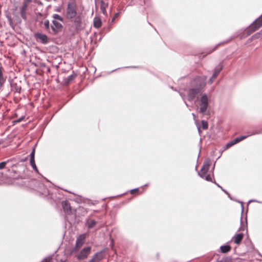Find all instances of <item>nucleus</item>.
I'll list each match as a JSON object with an SVG mask.
<instances>
[{
	"label": "nucleus",
	"instance_id": "obj_1",
	"mask_svg": "<svg viewBox=\"0 0 262 262\" xmlns=\"http://www.w3.org/2000/svg\"><path fill=\"white\" fill-rule=\"evenodd\" d=\"M206 76H197L190 82V87L187 92L188 100L190 101L198 97V95L206 85Z\"/></svg>",
	"mask_w": 262,
	"mask_h": 262
},
{
	"label": "nucleus",
	"instance_id": "obj_2",
	"mask_svg": "<svg viewBox=\"0 0 262 262\" xmlns=\"http://www.w3.org/2000/svg\"><path fill=\"white\" fill-rule=\"evenodd\" d=\"M77 15V7L74 2H71L68 4L66 9V17L72 19Z\"/></svg>",
	"mask_w": 262,
	"mask_h": 262
},
{
	"label": "nucleus",
	"instance_id": "obj_3",
	"mask_svg": "<svg viewBox=\"0 0 262 262\" xmlns=\"http://www.w3.org/2000/svg\"><path fill=\"white\" fill-rule=\"evenodd\" d=\"M200 112L204 115L208 107L209 100L207 95L206 94H203L200 98Z\"/></svg>",
	"mask_w": 262,
	"mask_h": 262
},
{
	"label": "nucleus",
	"instance_id": "obj_4",
	"mask_svg": "<svg viewBox=\"0 0 262 262\" xmlns=\"http://www.w3.org/2000/svg\"><path fill=\"white\" fill-rule=\"evenodd\" d=\"M91 252V247H84L80 251L79 253L76 256V257L79 260L84 259L88 257Z\"/></svg>",
	"mask_w": 262,
	"mask_h": 262
},
{
	"label": "nucleus",
	"instance_id": "obj_5",
	"mask_svg": "<svg viewBox=\"0 0 262 262\" xmlns=\"http://www.w3.org/2000/svg\"><path fill=\"white\" fill-rule=\"evenodd\" d=\"M85 238L84 234H81L77 238L75 245L72 250L73 252H76L82 246L84 243Z\"/></svg>",
	"mask_w": 262,
	"mask_h": 262
},
{
	"label": "nucleus",
	"instance_id": "obj_6",
	"mask_svg": "<svg viewBox=\"0 0 262 262\" xmlns=\"http://www.w3.org/2000/svg\"><path fill=\"white\" fill-rule=\"evenodd\" d=\"M210 166V160H206L203 163V165L201 168L200 171L198 172V174L202 178H204L205 177V175L207 174L209 170V168Z\"/></svg>",
	"mask_w": 262,
	"mask_h": 262
},
{
	"label": "nucleus",
	"instance_id": "obj_7",
	"mask_svg": "<svg viewBox=\"0 0 262 262\" xmlns=\"http://www.w3.org/2000/svg\"><path fill=\"white\" fill-rule=\"evenodd\" d=\"M73 23L77 31H80L82 29V17L80 15H78L74 18H73Z\"/></svg>",
	"mask_w": 262,
	"mask_h": 262
},
{
	"label": "nucleus",
	"instance_id": "obj_8",
	"mask_svg": "<svg viewBox=\"0 0 262 262\" xmlns=\"http://www.w3.org/2000/svg\"><path fill=\"white\" fill-rule=\"evenodd\" d=\"M61 24L56 20H52L51 30L54 34H57L61 29Z\"/></svg>",
	"mask_w": 262,
	"mask_h": 262
},
{
	"label": "nucleus",
	"instance_id": "obj_9",
	"mask_svg": "<svg viewBox=\"0 0 262 262\" xmlns=\"http://www.w3.org/2000/svg\"><path fill=\"white\" fill-rule=\"evenodd\" d=\"M262 26V15L259 17L254 23L251 27L252 31L251 32H253L258 30L260 27Z\"/></svg>",
	"mask_w": 262,
	"mask_h": 262
},
{
	"label": "nucleus",
	"instance_id": "obj_10",
	"mask_svg": "<svg viewBox=\"0 0 262 262\" xmlns=\"http://www.w3.org/2000/svg\"><path fill=\"white\" fill-rule=\"evenodd\" d=\"M35 36L37 40L43 44H46L48 42V37L45 34L37 33L35 34Z\"/></svg>",
	"mask_w": 262,
	"mask_h": 262
},
{
	"label": "nucleus",
	"instance_id": "obj_11",
	"mask_svg": "<svg viewBox=\"0 0 262 262\" xmlns=\"http://www.w3.org/2000/svg\"><path fill=\"white\" fill-rule=\"evenodd\" d=\"M103 252L101 251L95 253L90 260L92 262H99L103 259Z\"/></svg>",
	"mask_w": 262,
	"mask_h": 262
},
{
	"label": "nucleus",
	"instance_id": "obj_12",
	"mask_svg": "<svg viewBox=\"0 0 262 262\" xmlns=\"http://www.w3.org/2000/svg\"><path fill=\"white\" fill-rule=\"evenodd\" d=\"M61 205L63 211L67 214H69L71 213V207L70 204L67 201H62Z\"/></svg>",
	"mask_w": 262,
	"mask_h": 262
},
{
	"label": "nucleus",
	"instance_id": "obj_13",
	"mask_svg": "<svg viewBox=\"0 0 262 262\" xmlns=\"http://www.w3.org/2000/svg\"><path fill=\"white\" fill-rule=\"evenodd\" d=\"M219 66V68L215 69L212 76L209 79V82L210 84H211L214 81V80L215 79V78H216V77L217 76V75L223 69V67L222 66Z\"/></svg>",
	"mask_w": 262,
	"mask_h": 262
},
{
	"label": "nucleus",
	"instance_id": "obj_14",
	"mask_svg": "<svg viewBox=\"0 0 262 262\" xmlns=\"http://www.w3.org/2000/svg\"><path fill=\"white\" fill-rule=\"evenodd\" d=\"M243 238V234L238 233L234 235L232 237V239L234 241V243L236 244H239Z\"/></svg>",
	"mask_w": 262,
	"mask_h": 262
},
{
	"label": "nucleus",
	"instance_id": "obj_15",
	"mask_svg": "<svg viewBox=\"0 0 262 262\" xmlns=\"http://www.w3.org/2000/svg\"><path fill=\"white\" fill-rule=\"evenodd\" d=\"M107 7V4H106L103 1L100 2V9L103 14L106 13V8Z\"/></svg>",
	"mask_w": 262,
	"mask_h": 262
},
{
	"label": "nucleus",
	"instance_id": "obj_16",
	"mask_svg": "<svg viewBox=\"0 0 262 262\" xmlns=\"http://www.w3.org/2000/svg\"><path fill=\"white\" fill-rule=\"evenodd\" d=\"M94 26L96 28H99L101 27L102 23L100 19L95 18L94 19Z\"/></svg>",
	"mask_w": 262,
	"mask_h": 262
},
{
	"label": "nucleus",
	"instance_id": "obj_17",
	"mask_svg": "<svg viewBox=\"0 0 262 262\" xmlns=\"http://www.w3.org/2000/svg\"><path fill=\"white\" fill-rule=\"evenodd\" d=\"M220 249L222 253H226L230 250L231 247L229 245L221 246Z\"/></svg>",
	"mask_w": 262,
	"mask_h": 262
},
{
	"label": "nucleus",
	"instance_id": "obj_18",
	"mask_svg": "<svg viewBox=\"0 0 262 262\" xmlns=\"http://www.w3.org/2000/svg\"><path fill=\"white\" fill-rule=\"evenodd\" d=\"M77 75L76 74H72L69 76L66 79V82L67 84L70 83L73 79L75 78Z\"/></svg>",
	"mask_w": 262,
	"mask_h": 262
},
{
	"label": "nucleus",
	"instance_id": "obj_19",
	"mask_svg": "<svg viewBox=\"0 0 262 262\" xmlns=\"http://www.w3.org/2000/svg\"><path fill=\"white\" fill-rule=\"evenodd\" d=\"M30 164L32 166L33 170L36 172L38 173V168L35 164V160H30Z\"/></svg>",
	"mask_w": 262,
	"mask_h": 262
},
{
	"label": "nucleus",
	"instance_id": "obj_20",
	"mask_svg": "<svg viewBox=\"0 0 262 262\" xmlns=\"http://www.w3.org/2000/svg\"><path fill=\"white\" fill-rule=\"evenodd\" d=\"M255 133H252L251 135L239 136V137H238L236 138L235 139H236V140L237 141V142L238 143L240 141L245 139L248 137H249V136H250L251 135H255Z\"/></svg>",
	"mask_w": 262,
	"mask_h": 262
},
{
	"label": "nucleus",
	"instance_id": "obj_21",
	"mask_svg": "<svg viewBox=\"0 0 262 262\" xmlns=\"http://www.w3.org/2000/svg\"><path fill=\"white\" fill-rule=\"evenodd\" d=\"M236 143H237V141L236 140V139L235 138L233 140L230 141L229 142L226 144V148H229Z\"/></svg>",
	"mask_w": 262,
	"mask_h": 262
},
{
	"label": "nucleus",
	"instance_id": "obj_22",
	"mask_svg": "<svg viewBox=\"0 0 262 262\" xmlns=\"http://www.w3.org/2000/svg\"><path fill=\"white\" fill-rule=\"evenodd\" d=\"M5 78H4L3 75V73H2V67H0V86H2L3 84L4 83V82H5Z\"/></svg>",
	"mask_w": 262,
	"mask_h": 262
},
{
	"label": "nucleus",
	"instance_id": "obj_23",
	"mask_svg": "<svg viewBox=\"0 0 262 262\" xmlns=\"http://www.w3.org/2000/svg\"><path fill=\"white\" fill-rule=\"evenodd\" d=\"M43 25L45 26V27L46 28V29L48 31H50V22L48 20H46L44 23H43Z\"/></svg>",
	"mask_w": 262,
	"mask_h": 262
},
{
	"label": "nucleus",
	"instance_id": "obj_24",
	"mask_svg": "<svg viewBox=\"0 0 262 262\" xmlns=\"http://www.w3.org/2000/svg\"><path fill=\"white\" fill-rule=\"evenodd\" d=\"M201 124H202V127L203 129L205 130L208 128V125L207 121L205 120H202L201 121Z\"/></svg>",
	"mask_w": 262,
	"mask_h": 262
},
{
	"label": "nucleus",
	"instance_id": "obj_25",
	"mask_svg": "<svg viewBox=\"0 0 262 262\" xmlns=\"http://www.w3.org/2000/svg\"><path fill=\"white\" fill-rule=\"evenodd\" d=\"M96 223V222L95 221L91 220L88 223V227L89 228H93V227H94L95 226Z\"/></svg>",
	"mask_w": 262,
	"mask_h": 262
},
{
	"label": "nucleus",
	"instance_id": "obj_26",
	"mask_svg": "<svg viewBox=\"0 0 262 262\" xmlns=\"http://www.w3.org/2000/svg\"><path fill=\"white\" fill-rule=\"evenodd\" d=\"M53 17L54 18L53 20H56L57 21L59 20L60 21H62V18L57 14H54Z\"/></svg>",
	"mask_w": 262,
	"mask_h": 262
},
{
	"label": "nucleus",
	"instance_id": "obj_27",
	"mask_svg": "<svg viewBox=\"0 0 262 262\" xmlns=\"http://www.w3.org/2000/svg\"><path fill=\"white\" fill-rule=\"evenodd\" d=\"M9 163V161H4V162H2L1 163H0V169H3L4 168H5V167L6 166V165L8 164Z\"/></svg>",
	"mask_w": 262,
	"mask_h": 262
},
{
	"label": "nucleus",
	"instance_id": "obj_28",
	"mask_svg": "<svg viewBox=\"0 0 262 262\" xmlns=\"http://www.w3.org/2000/svg\"><path fill=\"white\" fill-rule=\"evenodd\" d=\"M27 7H28V5L26 4V3H23V6L20 8V12H26Z\"/></svg>",
	"mask_w": 262,
	"mask_h": 262
},
{
	"label": "nucleus",
	"instance_id": "obj_29",
	"mask_svg": "<svg viewBox=\"0 0 262 262\" xmlns=\"http://www.w3.org/2000/svg\"><path fill=\"white\" fill-rule=\"evenodd\" d=\"M30 160H35V149L34 148L30 155Z\"/></svg>",
	"mask_w": 262,
	"mask_h": 262
},
{
	"label": "nucleus",
	"instance_id": "obj_30",
	"mask_svg": "<svg viewBox=\"0 0 262 262\" xmlns=\"http://www.w3.org/2000/svg\"><path fill=\"white\" fill-rule=\"evenodd\" d=\"M203 179H205L206 181H212V179L210 174H205V177Z\"/></svg>",
	"mask_w": 262,
	"mask_h": 262
},
{
	"label": "nucleus",
	"instance_id": "obj_31",
	"mask_svg": "<svg viewBox=\"0 0 262 262\" xmlns=\"http://www.w3.org/2000/svg\"><path fill=\"white\" fill-rule=\"evenodd\" d=\"M20 14H21V17L23 18H24V19L26 18V12H20Z\"/></svg>",
	"mask_w": 262,
	"mask_h": 262
},
{
	"label": "nucleus",
	"instance_id": "obj_32",
	"mask_svg": "<svg viewBox=\"0 0 262 262\" xmlns=\"http://www.w3.org/2000/svg\"><path fill=\"white\" fill-rule=\"evenodd\" d=\"M43 262H51V259L50 258H45Z\"/></svg>",
	"mask_w": 262,
	"mask_h": 262
},
{
	"label": "nucleus",
	"instance_id": "obj_33",
	"mask_svg": "<svg viewBox=\"0 0 262 262\" xmlns=\"http://www.w3.org/2000/svg\"><path fill=\"white\" fill-rule=\"evenodd\" d=\"M32 2V0H25L24 3H26V4L28 5L29 3H31Z\"/></svg>",
	"mask_w": 262,
	"mask_h": 262
},
{
	"label": "nucleus",
	"instance_id": "obj_34",
	"mask_svg": "<svg viewBox=\"0 0 262 262\" xmlns=\"http://www.w3.org/2000/svg\"><path fill=\"white\" fill-rule=\"evenodd\" d=\"M197 125V128H198V132L200 133H201V128H200V126L199 124H196Z\"/></svg>",
	"mask_w": 262,
	"mask_h": 262
},
{
	"label": "nucleus",
	"instance_id": "obj_35",
	"mask_svg": "<svg viewBox=\"0 0 262 262\" xmlns=\"http://www.w3.org/2000/svg\"><path fill=\"white\" fill-rule=\"evenodd\" d=\"M192 117H193V119L195 120V115L193 113H192Z\"/></svg>",
	"mask_w": 262,
	"mask_h": 262
},
{
	"label": "nucleus",
	"instance_id": "obj_36",
	"mask_svg": "<svg viewBox=\"0 0 262 262\" xmlns=\"http://www.w3.org/2000/svg\"><path fill=\"white\" fill-rule=\"evenodd\" d=\"M117 15H118V13H116V14H115V16H114V17H115V18L116 17H117Z\"/></svg>",
	"mask_w": 262,
	"mask_h": 262
},
{
	"label": "nucleus",
	"instance_id": "obj_37",
	"mask_svg": "<svg viewBox=\"0 0 262 262\" xmlns=\"http://www.w3.org/2000/svg\"><path fill=\"white\" fill-rule=\"evenodd\" d=\"M115 17H114L112 19V21H113L115 20Z\"/></svg>",
	"mask_w": 262,
	"mask_h": 262
},
{
	"label": "nucleus",
	"instance_id": "obj_38",
	"mask_svg": "<svg viewBox=\"0 0 262 262\" xmlns=\"http://www.w3.org/2000/svg\"><path fill=\"white\" fill-rule=\"evenodd\" d=\"M1 178V176L0 175V178Z\"/></svg>",
	"mask_w": 262,
	"mask_h": 262
}]
</instances>
